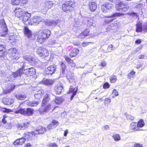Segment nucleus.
Returning <instances> with one entry per match:
<instances>
[{
  "mask_svg": "<svg viewBox=\"0 0 147 147\" xmlns=\"http://www.w3.org/2000/svg\"><path fill=\"white\" fill-rule=\"evenodd\" d=\"M29 62L31 63L35 64L36 63V59L32 57H31Z\"/></svg>",
  "mask_w": 147,
  "mask_h": 147,
  "instance_id": "obj_54",
  "label": "nucleus"
},
{
  "mask_svg": "<svg viewBox=\"0 0 147 147\" xmlns=\"http://www.w3.org/2000/svg\"><path fill=\"white\" fill-rule=\"evenodd\" d=\"M37 40L39 43L41 44L44 42L45 40L39 35L38 37Z\"/></svg>",
  "mask_w": 147,
  "mask_h": 147,
  "instance_id": "obj_43",
  "label": "nucleus"
},
{
  "mask_svg": "<svg viewBox=\"0 0 147 147\" xmlns=\"http://www.w3.org/2000/svg\"><path fill=\"white\" fill-rule=\"evenodd\" d=\"M49 147H57L58 146L55 143H50L48 145Z\"/></svg>",
  "mask_w": 147,
  "mask_h": 147,
  "instance_id": "obj_53",
  "label": "nucleus"
},
{
  "mask_svg": "<svg viewBox=\"0 0 147 147\" xmlns=\"http://www.w3.org/2000/svg\"><path fill=\"white\" fill-rule=\"evenodd\" d=\"M30 13H29L28 12H26L22 17L23 20L24 22H26L30 18Z\"/></svg>",
  "mask_w": 147,
  "mask_h": 147,
  "instance_id": "obj_25",
  "label": "nucleus"
},
{
  "mask_svg": "<svg viewBox=\"0 0 147 147\" xmlns=\"http://www.w3.org/2000/svg\"><path fill=\"white\" fill-rule=\"evenodd\" d=\"M61 72L62 74H64L65 73V69H66V66L62 62L61 64Z\"/></svg>",
  "mask_w": 147,
  "mask_h": 147,
  "instance_id": "obj_41",
  "label": "nucleus"
},
{
  "mask_svg": "<svg viewBox=\"0 0 147 147\" xmlns=\"http://www.w3.org/2000/svg\"><path fill=\"white\" fill-rule=\"evenodd\" d=\"M102 129L103 130H107L109 129V127L108 125H106L102 128Z\"/></svg>",
  "mask_w": 147,
  "mask_h": 147,
  "instance_id": "obj_62",
  "label": "nucleus"
},
{
  "mask_svg": "<svg viewBox=\"0 0 147 147\" xmlns=\"http://www.w3.org/2000/svg\"><path fill=\"white\" fill-rule=\"evenodd\" d=\"M5 49H4L0 51V56L5 57L6 56V54L5 52Z\"/></svg>",
  "mask_w": 147,
  "mask_h": 147,
  "instance_id": "obj_49",
  "label": "nucleus"
},
{
  "mask_svg": "<svg viewBox=\"0 0 147 147\" xmlns=\"http://www.w3.org/2000/svg\"><path fill=\"white\" fill-rule=\"evenodd\" d=\"M129 9V6L127 4L123 2H120L116 6V9L121 12H125Z\"/></svg>",
  "mask_w": 147,
  "mask_h": 147,
  "instance_id": "obj_4",
  "label": "nucleus"
},
{
  "mask_svg": "<svg viewBox=\"0 0 147 147\" xmlns=\"http://www.w3.org/2000/svg\"><path fill=\"white\" fill-rule=\"evenodd\" d=\"M74 3L71 1H69L65 3L63 5L62 9L67 13L69 12L74 7Z\"/></svg>",
  "mask_w": 147,
  "mask_h": 147,
  "instance_id": "obj_6",
  "label": "nucleus"
},
{
  "mask_svg": "<svg viewBox=\"0 0 147 147\" xmlns=\"http://www.w3.org/2000/svg\"><path fill=\"white\" fill-rule=\"evenodd\" d=\"M127 14L129 15L132 16L136 18H137L138 16L137 14L134 12L128 13Z\"/></svg>",
  "mask_w": 147,
  "mask_h": 147,
  "instance_id": "obj_56",
  "label": "nucleus"
},
{
  "mask_svg": "<svg viewBox=\"0 0 147 147\" xmlns=\"http://www.w3.org/2000/svg\"><path fill=\"white\" fill-rule=\"evenodd\" d=\"M115 23H114L115 24H111L110 25L108 26V28H109L111 27L113 28H111V29H114L115 28H116L117 27V22H115Z\"/></svg>",
  "mask_w": 147,
  "mask_h": 147,
  "instance_id": "obj_48",
  "label": "nucleus"
},
{
  "mask_svg": "<svg viewBox=\"0 0 147 147\" xmlns=\"http://www.w3.org/2000/svg\"><path fill=\"white\" fill-rule=\"evenodd\" d=\"M50 95L48 94H46L44 96L43 98V100L42 101V106L44 107V106L47 102H48L49 101L50 97Z\"/></svg>",
  "mask_w": 147,
  "mask_h": 147,
  "instance_id": "obj_16",
  "label": "nucleus"
},
{
  "mask_svg": "<svg viewBox=\"0 0 147 147\" xmlns=\"http://www.w3.org/2000/svg\"><path fill=\"white\" fill-rule=\"evenodd\" d=\"M63 98L61 97H57L55 98L54 101H53L52 102H55L57 104H59L61 103L63 101Z\"/></svg>",
  "mask_w": 147,
  "mask_h": 147,
  "instance_id": "obj_30",
  "label": "nucleus"
},
{
  "mask_svg": "<svg viewBox=\"0 0 147 147\" xmlns=\"http://www.w3.org/2000/svg\"><path fill=\"white\" fill-rule=\"evenodd\" d=\"M42 91L39 90L35 92L34 96L36 98L39 99L42 98Z\"/></svg>",
  "mask_w": 147,
  "mask_h": 147,
  "instance_id": "obj_21",
  "label": "nucleus"
},
{
  "mask_svg": "<svg viewBox=\"0 0 147 147\" xmlns=\"http://www.w3.org/2000/svg\"><path fill=\"white\" fill-rule=\"evenodd\" d=\"M63 87L61 84L58 85L55 88V91L57 94H60L63 89Z\"/></svg>",
  "mask_w": 147,
  "mask_h": 147,
  "instance_id": "obj_24",
  "label": "nucleus"
},
{
  "mask_svg": "<svg viewBox=\"0 0 147 147\" xmlns=\"http://www.w3.org/2000/svg\"><path fill=\"white\" fill-rule=\"evenodd\" d=\"M143 31L145 32H147V23L144 24L143 26Z\"/></svg>",
  "mask_w": 147,
  "mask_h": 147,
  "instance_id": "obj_55",
  "label": "nucleus"
},
{
  "mask_svg": "<svg viewBox=\"0 0 147 147\" xmlns=\"http://www.w3.org/2000/svg\"><path fill=\"white\" fill-rule=\"evenodd\" d=\"M112 5L111 3H107L101 6V9L104 13L107 12L112 8Z\"/></svg>",
  "mask_w": 147,
  "mask_h": 147,
  "instance_id": "obj_10",
  "label": "nucleus"
},
{
  "mask_svg": "<svg viewBox=\"0 0 147 147\" xmlns=\"http://www.w3.org/2000/svg\"><path fill=\"white\" fill-rule=\"evenodd\" d=\"M65 60L72 67H75L76 64L73 62V61L71 60L70 58L66 56L65 57Z\"/></svg>",
  "mask_w": 147,
  "mask_h": 147,
  "instance_id": "obj_23",
  "label": "nucleus"
},
{
  "mask_svg": "<svg viewBox=\"0 0 147 147\" xmlns=\"http://www.w3.org/2000/svg\"><path fill=\"white\" fill-rule=\"evenodd\" d=\"M87 21V25L88 26L91 27L92 26L94 27L96 26L95 21L93 19V18H86Z\"/></svg>",
  "mask_w": 147,
  "mask_h": 147,
  "instance_id": "obj_12",
  "label": "nucleus"
},
{
  "mask_svg": "<svg viewBox=\"0 0 147 147\" xmlns=\"http://www.w3.org/2000/svg\"><path fill=\"white\" fill-rule=\"evenodd\" d=\"M90 42H83L82 43V45L83 47H85L88 46Z\"/></svg>",
  "mask_w": 147,
  "mask_h": 147,
  "instance_id": "obj_63",
  "label": "nucleus"
},
{
  "mask_svg": "<svg viewBox=\"0 0 147 147\" xmlns=\"http://www.w3.org/2000/svg\"><path fill=\"white\" fill-rule=\"evenodd\" d=\"M43 56L45 57H46L49 55V53L48 51L45 49L43 48V51L42 52Z\"/></svg>",
  "mask_w": 147,
  "mask_h": 147,
  "instance_id": "obj_42",
  "label": "nucleus"
},
{
  "mask_svg": "<svg viewBox=\"0 0 147 147\" xmlns=\"http://www.w3.org/2000/svg\"><path fill=\"white\" fill-rule=\"evenodd\" d=\"M56 67L55 65L51 66L46 69L44 71L45 74L52 75L56 71Z\"/></svg>",
  "mask_w": 147,
  "mask_h": 147,
  "instance_id": "obj_7",
  "label": "nucleus"
},
{
  "mask_svg": "<svg viewBox=\"0 0 147 147\" xmlns=\"http://www.w3.org/2000/svg\"><path fill=\"white\" fill-rule=\"evenodd\" d=\"M100 65L103 67H105L107 65L106 62L105 61H102L101 62Z\"/></svg>",
  "mask_w": 147,
  "mask_h": 147,
  "instance_id": "obj_58",
  "label": "nucleus"
},
{
  "mask_svg": "<svg viewBox=\"0 0 147 147\" xmlns=\"http://www.w3.org/2000/svg\"><path fill=\"white\" fill-rule=\"evenodd\" d=\"M109 85L108 83H106L104 84L103 87L104 88H107L109 87Z\"/></svg>",
  "mask_w": 147,
  "mask_h": 147,
  "instance_id": "obj_59",
  "label": "nucleus"
},
{
  "mask_svg": "<svg viewBox=\"0 0 147 147\" xmlns=\"http://www.w3.org/2000/svg\"><path fill=\"white\" fill-rule=\"evenodd\" d=\"M135 72L134 71H132L128 75V76L129 78L130 79L131 78H134V75L135 74Z\"/></svg>",
  "mask_w": 147,
  "mask_h": 147,
  "instance_id": "obj_52",
  "label": "nucleus"
},
{
  "mask_svg": "<svg viewBox=\"0 0 147 147\" xmlns=\"http://www.w3.org/2000/svg\"><path fill=\"white\" fill-rule=\"evenodd\" d=\"M20 64V65L22 66V68L20 69L11 75L9 77V81H11L14 80L15 78L18 76H21L23 74V69L24 70L26 74L28 76L29 75L31 76L32 74H35V69L34 68L32 67L28 69L25 68V63L21 62Z\"/></svg>",
  "mask_w": 147,
  "mask_h": 147,
  "instance_id": "obj_1",
  "label": "nucleus"
},
{
  "mask_svg": "<svg viewBox=\"0 0 147 147\" xmlns=\"http://www.w3.org/2000/svg\"><path fill=\"white\" fill-rule=\"evenodd\" d=\"M124 15V14H123L122 13H115L113 14L112 15H111V16H108L106 17L107 18H110L111 17H114L116 16H121L123 15Z\"/></svg>",
  "mask_w": 147,
  "mask_h": 147,
  "instance_id": "obj_37",
  "label": "nucleus"
},
{
  "mask_svg": "<svg viewBox=\"0 0 147 147\" xmlns=\"http://www.w3.org/2000/svg\"><path fill=\"white\" fill-rule=\"evenodd\" d=\"M15 12L16 13V16L18 18L23 16V12L22 11V9L21 8L16 9L15 11Z\"/></svg>",
  "mask_w": 147,
  "mask_h": 147,
  "instance_id": "obj_27",
  "label": "nucleus"
},
{
  "mask_svg": "<svg viewBox=\"0 0 147 147\" xmlns=\"http://www.w3.org/2000/svg\"><path fill=\"white\" fill-rule=\"evenodd\" d=\"M31 57L28 55H24L23 56V58L24 59L26 60L29 62Z\"/></svg>",
  "mask_w": 147,
  "mask_h": 147,
  "instance_id": "obj_50",
  "label": "nucleus"
},
{
  "mask_svg": "<svg viewBox=\"0 0 147 147\" xmlns=\"http://www.w3.org/2000/svg\"><path fill=\"white\" fill-rule=\"evenodd\" d=\"M38 104V101H28L27 104L29 106L33 107L36 106Z\"/></svg>",
  "mask_w": 147,
  "mask_h": 147,
  "instance_id": "obj_29",
  "label": "nucleus"
},
{
  "mask_svg": "<svg viewBox=\"0 0 147 147\" xmlns=\"http://www.w3.org/2000/svg\"><path fill=\"white\" fill-rule=\"evenodd\" d=\"M8 32L7 29L3 19L0 20V36H4Z\"/></svg>",
  "mask_w": 147,
  "mask_h": 147,
  "instance_id": "obj_3",
  "label": "nucleus"
},
{
  "mask_svg": "<svg viewBox=\"0 0 147 147\" xmlns=\"http://www.w3.org/2000/svg\"><path fill=\"white\" fill-rule=\"evenodd\" d=\"M15 112L16 113H20L24 115L27 116L32 115L33 113V110L32 109L30 108L26 109L20 108L18 109Z\"/></svg>",
  "mask_w": 147,
  "mask_h": 147,
  "instance_id": "obj_5",
  "label": "nucleus"
},
{
  "mask_svg": "<svg viewBox=\"0 0 147 147\" xmlns=\"http://www.w3.org/2000/svg\"><path fill=\"white\" fill-rule=\"evenodd\" d=\"M51 33V31L49 30L46 29L44 30L43 32H41L39 35L46 40L47 38L49 37Z\"/></svg>",
  "mask_w": 147,
  "mask_h": 147,
  "instance_id": "obj_11",
  "label": "nucleus"
},
{
  "mask_svg": "<svg viewBox=\"0 0 147 147\" xmlns=\"http://www.w3.org/2000/svg\"><path fill=\"white\" fill-rule=\"evenodd\" d=\"M90 10L92 11H95L97 8V5L95 2H91L89 3Z\"/></svg>",
  "mask_w": 147,
  "mask_h": 147,
  "instance_id": "obj_26",
  "label": "nucleus"
},
{
  "mask_svg": "<svg viewBox=\"0 0 147 147\" xmlns=\"http://www.w3.org/2000/svg\"><path fill=\"white\" fill-rule=\"evenodd\" d=\"M134 147H142V144L136 143L134 144Z\"/></svg>",
  "mask_w": 147,
  "mask_h": 147,
  "instance_id": "obj_61",
  "label": "nucleus"
},
{
  "mask_svg": "<svg viewBox=\"0 0 147 147\" xmlns=\"http://www.w3.org/2000/svg\"><path fill=\"white\" fill-rule=\"evenodd\" d=\"M12 59L18 60L19 57V55L18 52L9 56Z\"/></svg>",
  "mask_w": 147,
  "mask_h": 147,
  "instance_id": "obj_35",
  "label": "nucleus"
},
{
  "mask_svg": "<svg viewBox=\"0 0 147 147\" xmlns=\"http://www.w3.org/2000/svg\"><path fill=\"white\" fill-rule=\"evenodd\" d=\"M25 140L26 139L23 136L21 138L17 139L13 142V144L15 145H21L24 143Z\"/></svg>",
  "mask_w": 147,
  "mask_h": 147,
  "instance_id": "obj_15",
  "label": "nucleus"
},
{
  "mask_svg": "<svg viewBox=\"0 0 147 147\" xmlns=\"http://www.w3.org/2000/svg\"><path fill=\"white\" fill-rule=\"evenodd\" d=\"M30 124L29 122H25L23 123H18L17 125V127L19 130H24L28 127Z\"/></svg>",
  "mask_w": 147,
  "mask_h": 147,
  "instance_id": "obj_8",
  "label": "nucleus"
},
{
  "mask_svg": "<svg viewBox=\"0 0 147 147\" xmlns=\"http://www.w3.org/2000/svg\"><path fill=\"white\" fill-rule=\"evenodd\" d=\"M46 131V129L45 128L42 127L40 129H36L33 131L26 132L24 133V136L26 140L29 141L32 140L33 136H36L38 134H42L44 133Z\"/></svg>",
  "mask_w": 147,
  "mask_h": 147,
  "instance_id": "obj_2",
  "label": "nucleus"
},
{
  "mask_svg": "<svg viewBox=\"0 0 147 147\" xmlns=\"http://www.w3.org/2000/svg\"><path fill=\"white\" fill-rule=\"evenodd\" d=\"M110 79L111 82L114 83L117 80V77L115 76H113L110 78Z\"/></svg>",
  "mask_w": 147,
  "mask_h": 147,
  "instance_id": "obj_46",
  "label": "nucleus"
},
{
  "mask_svg": "<svg viewBox=\"0 0 147 147\" xmlns=\"http://www.w3.org/2000/svg\"><path fill=\"white\" fill-rule=\"evenodd\" d=\"M54 82L53 80L50 79H44L42 81V83L46 85H51L53 84Z\"/></svg>",
  "mask_w": 147,
  "mask_h": 147,
  "instance_id": "obj_22",
  "label": "nucleus"
},
{
  "mask_svg": "<svg viewBox=\"0 0 147 147\" xmlns=\"http://www.w3.org/2000/svg\"><path fill=\"white\" fill-rule=\"evenodd\" d=\"M4 127L6 129H10L12 128V125L11 123H7L5 125Z\"/></svg>",
  "mask_w": 147,
  "mask_h": 147,
  "instance_id": "obj_44",
  "label": "nucleus"
},
{
  "mask_svg": "<svg viewBox=\"0 0 147 147\" xmlns=\"http://www.w3.org/2000/svg\"><path fill=\"white\" fill-rule=\"evenodd\" d=\"M136 123H131L130 125V128L134 131L139 130V129L138 128L137 126H136Z\"/></svg>",
  "mask_w": 147,
  "mask_h": 147,
  "instance_id": "obj_31",
  "label": "nucleus"
},
{
  "mask_svg": "<svg viewBox=\"0 0 147 147\" xmlns=\"http://www.w3.org/2000/svg\"><path fill=\"white\" fill-rule=\"evenodd\" d=\"M53 108V107H52L50 104L44 107H40L39 109V112L41 114H43L45 112H49Z\"/></svg>",
  "mask_w": 147,
  "mask_h": 147,
  "instance_id": "obj_9",
  "label": "nucleus"
},
{
  "mask_svg": "<svg viewBox=\"0 0 147 147\" xmlns=\"http://www.w3.org/2000/svg\"><path fill=\"white\" fill-rule=\"evenodd\" d=\"M144 123L143 121L142 120H141L139 121L137 124V125L138 127V128L139 127H142L144 126Z\"/></svg>",
  "mask_w": 147,
  "mask_h": 147,
  "instance_id": "obj_47",
  "label": "nucleus"
},
{
  "mask_svg": "<svg viewBox=\"0 0 147 147\" xmlns=\"http://www.w3.org/2000/svg\"><path fill=\"white\" fill-rule=\"evenodd\" d=\"M53 5V3L51 1H46L45 3V8L43 10V11L44 12H46V8L49 9L51 8Z\"/></svg>",
  "mask_w": 147,
  "mask_h": 147,
  "instance_id": "obj_20",
  "label": "nucleus"
},
{
  "mask_svg": "<svg viewBox=\"0 0 147 147\" xmlns=\"http://www.w3.org/2000/svg\"><path fill=\"white\" fill-rule=\"evenodd\" d=\"M43 48L40 47L37 49V53L40 56H43L42 52L43 51Z\"/></svg>",
  "mask_w": 147,
  "mask_h": 147,
  "instance_id": "obj_39",
  "label": "nucleus"
},
{
  "mask_svg": "<svg viewBox=\"0 0 147 147\" xmlns=\"http://www.w3.org/2000/svg\"><path fill=\"white\" fill-rule=\"evenodd\" d=\"M11 92V90H10V89H8L5 90L4 91V93L5 94H7L10 93Z\"/></svg>",
  "mask_w": 147,
  "mask_h": 147,
  "instance_id": "obj_64",
  "label": "nucleus"
},
{
  "mask_svg": "<svg viewBox=\"0 0 147 147\" xmlns=\"http://www.w3.org/2000/svg\"><path fill=\"white\" fill-rule=\"evenodd\" d=\"M59 125V122L57 121L53 120L52 123L49 125L48 126V128L49 129H51L57 127Z\"/></svg>",
  "mask_w": 147,
  "mask_h": 147,
  "instance_id": "obj_19",
  "label": "nucleus"
},
{
  "mask_svg": "<svg viewBox=\"0 0 147 147\" xmlns=\"http://www.w3.org/2000/svg\"><path fill=\"white\" fill-rule=\"evenodd\" d=\"M114 140L116 141H118L121 140V137L118 134H114L112 136Z\"/></svg>",
  "mask_w": 147,
  "mask_h": 147,
  "instance_id": "obj_36",
  "label": "nucleus"
},
{
  "mask_svg": "<svg viewBox=\"0 0 147 147\" xmlns=\"http://www.w3.org/2000/svg\"><path fill=\"white\" fill-rule=\"evenodd\" d=\"M136 31L137 32H140L142 30L143 26H142L141 23L139 22L136 25Z\"/></svg>",
  "mask_w": 147,
  "mask_h": 147,
  "instance_id": "obj_33",
  "label": "nucleus"
},
{
  "mask_svg": "<svg viewBox=\"0 0 147 147\" xmlns=\"http://www.w3.org/2000/svg\"><path fill=\"white\" fill-rule=\"evenodd\" d=\"M24 31L25 35L28 38H30L32 36V34L31 31L27 27H24Z\"/></svg>",
  "mask_w": 147,
  "mask_h": 147,
  "instance_id": "obj_17",
  "label": "nucleus"
},
{
  "mask_svg": "<svg viewBox=\"0 0 147 147\" xmlns=\"http://www.w3.org/2000/svg\"><path fill=\"white\" fill-rule=\"evenodd\" d=\"M125 115H126V118L130 120H133L134 119V117L130 115H127L125 114Z\"/></svg>",
  "mask_w": 147,
  "mask_h": 147,
  "instance_id": "obj_51",
  "label": "nucleus"
},
{
  "mask_svg": "<svg viewBox=\"0 0 147 147\" xmlns=\"http://www.w3.org/2000/svg\"><path fill=\"white\" fill-rule=\"evenodd\" d=\"M111 100L110 99L107 98L105 101V105H107L111 102Z\"/></svg>",
  "mask_w": 147,
  "mask_h": 147,
  "instance_id": "obj_57",
  "label": "nucleus"
},
{
  "mask_svg": "<svg viewBox=\"0 0 147 147\" xmlns=\"http://www.w3.org/2000/svg\"><path fill=\"white\" fill-rule=\"evenodd\" d=\"M11 2L13 5H18L21 2V0H11Z\"/></svg>",
  "mask_w": 147,
  "mask_h": 147,
  "instance_id": "obj_45",
  "label": "nucleus"
},
{
  "mask_svg": "<svg viewBox=\"0 0 147 147\" xmlns=\"http://www.w3.org/2000/svg\"><path fill=\"white\" fill-rule=\"evenodd\" d=\"M79 50L76 49H74L70 52V56L71 57H73L76 56L78 54Z\"/></svg>",
  "mask_w": 147,
  "mask_h": 147,
  "instance_id": "obj_28",
  "label": "nucleus"
},
{
  "mask_svg": "<svg viewBox=\"0 0 147 147\" xmlns=\"http://www.w3.org/2000/svg\"><path fill=\"white\" fill-rule=\"evenodd\" d=\"M16 96L17 98L21 100L24 99L26 97L25 95L22 94L16 95Z\"/></svg>",
  "mask_w": 147,
  "mask_h": 147,
  "instance_id": "obj_40",
  "label": "nucleus"
},
{
  "mask_svg": "<svg viewBox=\"0 0 147 147\" xmlns=\"http://www.w3.org/2000/svg\"><path fill=\"white\" fill-rule=\"evenodd\" d=\"M31 22L36 24H38L41 22H43L44 20L40 17L35 16L31 19Z\"/></svg>",
  "mask_w": 147,
  "mask_h": 147,
  "instance_id": "obj_14",
  "label": "nucleus"
},
{
  "mask_svg": "<svg viewBox=\"0 0 147 147\" xmlns=\"http://www.w3.org/2000/svg\"><path fill=\"white\" fill-rule=\"evenodd\" d=\"M69 93H72V94L71 96V100L74 96L76 95L77 93V89L75 90V89H73L71 88V86H70V89L69 91Z\"/></svg>",
  "mask_w": 147,
  "mask_h": 147,
  "instance_id": "obj_32",
  "label": "nucleus"
},
{
  "mask_svg": "<svg viewBox=\"0 0 147 147\" xmlns=\"http://www.w3.org/2000/svg\"><path fill=\"white\" fill-rule=\"evenodd\" d=\"M59 21V20H47L45 21L46 25L49 26H55L58 24Z\"/></svg>",
  "mask_w": 147,
  "mask_h": 147,
  "instance_id": "obj_13",
  "label": "nucleus"
},
{
  "mask_svg": "<svg viewBox=\"0 0 147 147\" xmlns=\"http://www.w3.org/2000/svg\"><path fill=\"white\" fill-rule=\"evenodd\" d=\"M3 103L5 105H10L14 102L13 99L11 98H3L2 100Z\"/></svg>",
  "mask_w": 147,
  "mask_h": 147,
  "instance_id": "obj_18",
  "label": "nucleus"
},
{
  "mask_svg": "<svg viewBox=\"0 0 147 147\" xmlns=\"http://www.w3.org/2000/svg\"><path fill=\"white\" fill-rule=\"evenodd\" d=\"M89 32V31L87 30H86L84 31L80 34L78 36V37L80 38H84L85 36L88 35Z\"/></svg>",
  "mask_w": 147,
  "mask_h": 147,
  "instance_id": "obj_34",
  "label": "nucleus"
},
{
  "mask_svg": "<svg viewBox=\"0 0 147 147\" xmlns=\"http://www.w3.org/2000/svg\"><path fill=\"white\" fill-rule=\"evenodd\" d=\"M16 52H17V51L16 49L14 48L10 49L8 50V55L9 56L12 54H13Z\"/></svg>",
  "mask_w": 147,
  "mask_h": 147,
  "instance_id": "obj_38",
  "label": "nucleus"
},
{
  "mask_svg": "<svg viewBox=\"0 0 147 147\" xmlns=\"http://www.w3.org/2000/svg\"><path fill=\"white\" fill-rule=\"evenodd\" d=\"M112 93L113 94L116 96L118 95V92L115 89H114L113 90Z\"/></svg>",
  "mask_w": 147,
  "mask_h": 147,
  "instance_id": "obj_60",
  "label": "nucleus"
}]
</instances>
